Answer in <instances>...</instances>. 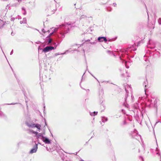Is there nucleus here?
I'll return each instance as SVG.
<instances>
[{
    "instance_id": "2",
    "label": "nucleus",
    "mask_w": 161,
    "mask_h": 161,
    "mask_svg": "<svg viewBox=\"0 0 161 161\" xmlns=\"http://www.w3.org/2000/svg\"><path fill=\"white\" fill-rule=\"evenodd\" d=\"M54 47H46L43 50V51L45 52H47L49 51L50 50H51L54 49Z\"/></svg>"
},
{
    "instance_id": "7",
    "label": "nucleus",
    "mask_w": 161,
    "mask_h": 161,
    "mask_svg": "<svg viewBox=\"0 0 161 161\" xmlns=\"http://www.w3.org/2000/svg\"><path fill=\"white\" fill-rule=\"evenodd\" d=\"M51 42H52V40L51 39H50L49 40V43H50Z\"/></svg>"
},
{
    "instance_id": "3",
    "label": "nucleus",
    "mask_w": 161,
    "mask_h": 161,
    "mask_svg": "<svg viewBox=\"0 0 161 161\" xmlns=\"http://www.w3.org/2000/svg\"><path fill=\"white\" fill-rule=\"evenodd\" d=\"M42 141L46 143L49 144L50 143V141L46 137H43L42 138Z\"/></svg>"
},
{
    "instance_id": "1",
    "label": "nucleus",
    "mask_w": 161,
    "mask_h": 161,
    "mask_svg": "<svg viewBox=\"0 0 161 161\" xmlns=\"http://www.w3.org/2000/svg\"><path fill=\"white\" fill-rule=\"evenodd\" d=\"M29 126L34 128V129L35 128H36L37 129V130L39 131L40 130L41 126L38 124H33L32 125H30Z\"/></svg>"
},
{
    "instance_id": "9",
    "label": "nucleus",
    "mask_w": 161,
    "mask_h": 161,
    "mask_svg": "<svg viewBox=\"0 0 161 161\" xmlns=\"http://www.w3.org/2000/svg\"><path fill=\"white\" fill-rule=\"evenodd\" d=\"M81 161H83V160H81Z\"/></svg>"
},
{
    "instance_id": "5",
    "label": "nucleus",
    "mask_w": 161,
    "mask_h": 161,
    "mask_svg": "<svg viewBox=\"0 0 161 161\" xmlns=\"http://www.w3.org/2000/svg\"><path fill=\"white\" fill-rule=\"evenodd\" d=\"M37 147L36 146L34 148H33L31 150L30 152L31 153H33L36 152L37 151Z\"/></svg>"
},
{
    "instance_id": "8",
    "label": "nucleus",
    "mask_w": 161,
    "mask_h": 161,
    "mask_svg": "<svg viewBox=\"0 0 161 161\" xmlns=\"http://www.w3.org/2000/svg\"><path fill=\"white\" fill-rule=\"evenodd\" d=\"M33 133H36V132H33Z\"/></svg>"
},
{
    "instance_id": "4",
    "label": "nucleus",
    "mask_w": 161,
    "mask_h": 161,
    "mask_svg": "<svg viewBox=\"0 0 161 161\" xmlns=\"http://www.w3.org/2000/svg\"><path fill=\"white\" fill-rule=\"evenodd\" d=\"M98 40L100 42H103V41L106 42L107 41L106 38L104 37H99Z\"/></svg>"
},
{
    "instance_id": "6",
    "label": "nucleus",
    "mask_w": 161,
    "mask_h": 161,
    "mask_svg": "<svg viewBox=\"0 0 161 161\" xmlns=\"http://www.w3.org/2000/svg\"><path fill=\"white\" fill-rule=\"evenodd\" d=\"M97 114V112H92V113H91L90 114L94 116V115H96Z\"/></svg>"
}]
</instances>
